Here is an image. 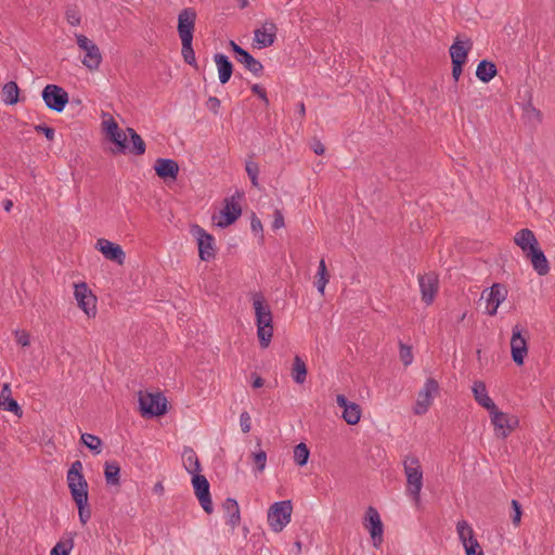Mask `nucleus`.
Returning <instances> with one entry per match:
<instances>
[{"instance_id":"obj_1","label":"nucleus","mask_w":555,"mask_h":555,"mask_svg":"<svg viewBox=\"0 0 555 555\" xmlns=\"http://www.w3.org/2000/svg\"><path fill=\"white\" fill-rule=\"evenodd\" d=\"M82 463L75 461L67 472V486L77 505L79 520L86 525L91 518V508L88 503V482L82 474Z\"/></svg>"},{"instance_id":"obj_2","label":"nucleus","mask_w":555,"mask_h":555,"mask_svg":"<svg viewBox=\"0 0 555 555\" xmlns=\"http://www.w3.org/2000/svg\"><path fill=\"white\" fill-rule=\"evenodd\" d=\"M255 310L257 336L261 348L269 347L273 336V315L270 305L261 293L251 294Z\"/></svg>"},{"instance_id":"obj_3","label":"nucleus","mask_w":555,"mask_h":555,"mask_svg":"<svg viewBox=\"0 0 555 555\" xmlns=\"http://www.w3.org/2000/svg\"><path fill=\"white\" fill-rule=\"evenodd\" d=\"M402 464L406 477V494L412 498L415 505H420L421 491L424 483L423 468L420 459L415 454H408Z\"/></svg>"},{"instance_id":"obj_4","label":"nucleus","mask_w":555,"mask_h":555,"mask_svg":"<svg viewBox=\"0 0 555 555\" xmlns=\"http://www.w3.org/2000/svg\"><path fill=\"white\" fill-rule=\"evenodd\" d=\"M167 399L160 393H152V392H140L139 396V405L140 412L144 417H154L160 416L167 413Z\"/></svg>"},{"instance_id":"obj_5","label":"nucleus","mask_w":555,"mask_h":555,"mask_svg":"<svg viewBox=\"0 0 555 555\" xmlns=\"http://www.w3.org/2000/svg\"><path fill=\"white\" fill-rule=\"evenodd\" d=\"M292 502L289 500L280 501L272 504L268 512V521L274 532H281L291 521Z\"/></svg>"},{"instance_id":"obj_6","label":"nucleus","mask_w":555,"mask_h":555,"mask_svg":"<svg viewBox=\"0 0 555 555\" xmlns=\"http://www.w3.org/2000/svg\"><path fill=\"white\" fill-rule=\"evenodd\" d=\"M528 331L516 324L512 331L511 356L517 365H522L528 354Z\"/></svg>"},{"instance_id":"obj_7","label":"nucleus","mask_w":555,"mask_h":555,"mask_svg":"<svg viewBox=\"0 0 555 555\" xmlns=\"http://www.w3.org/2000/svg\"><path fill=\"white\" fill-rule=\"evenodd\" d=\"M190 232L197 241L198 256L201 260L208 261L215 258L216 247L214 236L198 224L191 225Z\"/></svg>"},{"instance_id":"obj_8","label":"nucleus","mask_w":555,"mask_h":555,"mask_svg":"<svg viewBox=\"0 0 555 555\" xmlns=\"http://www.w3.org/2000/svg\"><path fill=\"white\" fill-rule=\"evenodd\" d=\"M78 47L86 52L82 64L90 70H95L102 63V54L99 47L85 35H76Z\"/></svg>"},{"instance_id":"obj_9","label":"nucleus","mask_w":555,"mask_h":555,"mask_svg":"<svg viewBox=\"0 0 555 555\" xmlns=\"http://www.w3.org/2000/svg\"><path fill=\"white\" fill-rule=\"evenodd\" d=\"M41 96L47 107L57 113L64 111L68 103V93L56 85H47L41 92Z\"/></svg>"},{"instance_id":"obj_10","label":"nucleus","mask_w":555,"mask_h":555,"mask_svg":"<svg viewBox=\"0 0 555 555\" xmlns=\"http://www.w3.org/2000/svg\"><path fill=\"white\" fill-rule=\"evenodd\" d=\"M491 423L494 426L495 436L505 439L516 427L519 421L516 416L500 411L498 408L490 412Z\"/></svg>"},{"instance_id":"obj_11","label":"nucleus","mask_w":555,"mask_h":555,"mask_svg":"<svg viewBox=\"0 0 555 555\" xmlns=\"http://www.w3.org/2000/svg\"><path fill=\"white\" fill-rule=\"evenodd\" d=\"M363 526L369 530L370 535L373 540V545L375 547H379L380 544L383 543L384 526L380 520L379 514L375 507H367L364 516Z\"/></svg>"},{"instance_id":"obj_12","label":"nucleus","mask_w":555,"mask_h":555,"mask_svg":"<svg viewBox=\"0 0 555 555\" xmlns=\"http://www.w3.org/2000/svg\"><path fill=\"white\" fill-rule=\"evenodd\" d=\"M456 530L465 548L466 555H483V551L475 538L474 530L466 520L459 521Z\"/></svg>"},{"instance_id":"obj_13","label":"nucleus","mask_w":555,"mask_h":555,"mask_svg":"<svg viewBox=\"0 0 555 555\" xmlns=\"http://www.w3.org/2000/svg\"><path fill=\"white\" fill-rule=\"evenodd\" d=\"M75 299L78 307L88 315L95 317L96 314V297L91 293L87 283L81 282L75 284Z\"/></svg>"},{"instance_id":"obj_14","label":"nucleus","mask_w":555,"mask_h":555,"mask_svg":"<svg viewBox=\"0 0 555 555\" xmlns=\"http://www.w3.org/2000/svg\"><path fill=\"white\" fill-rule=\"evenodd\" d=\"M192 485L201 506L207 514H211L214 512V506L209 491V482L207 478L204 475H201L199 473L194 474L192 477Z\"/></svg>"},{"instance_id":"obj_15","label":"nucleus","mask_w":555,"mask_h":555,"mask_svg":"<svg viewBox=\"0 0 555 555\" xmlns=\"http://www.w3.org/2000/svg\"><path fill=\"white\" fill-rule=\"evenodd\" d=\"M506 296L507 289L501 283H494L491 287L486 288L481 294V299L487 302V313L495 315L499 306L505 300Z\"/></svg>"},{"instance_id":"obj_16","label":"nucleus","mask_w":555,"mask_h":555,"mask_svg":"<svg viewBox=\"0 0 555 555\" xmlns=\"http://www.w3.org/2000/svg\"><path fill=\"white\" fill-rule=\"evenodd\" d=\"M196 17L197 14L194 8H185L178 14L177 31L181 41L193 40Z\"/></svg>"},{"instance_id":"obj_17","label":"nucleus","mask_w":555,"mask_h":555,"mask_svg":"<svg viewBox=\"0 0 555 555\" xmlns=\"http://www.w3.org/2000/svg\"><path fill=\"white\" fill-rule=\"evenodd\" d=\"M438 390V382L434 378H428L423 389L418 392L417 400L413 409L416 415H423L428 411L433 401V395L437 393Z\"/></svg>"},{"instance_id":"obj_18","label":"nucleus","mask_w":555,"mask_h":555,"mask_svg":"<svg viewBox=\"0 0 555 555\" xmlns=\"http://www.w3.org/2000/svg\"><path fill=\"white\" fill-rule=\"evenodd\" d=\"M276 24L266 21L260 28L254 30V47L258 49L271 47L276 39Z\"/></svg>"},{"instance_id":"obj_19","label":"nucleus","mask_w":555,"mask_h":555,"mask_svg":"<svg viewBox=\"0 0 555 555\" xmlns=\"http://www.w3.org/2000/svg\"><path fill=\"white\" fill-rule=\"evenodd\" d=\"M230 48L235 54L237 62L242 63L247 70L253 73L255 76H260L263 72V65L260 61L256 60L247 50L235 43L233 40L230 41Z\"/></svg>"},{"instance_id":"obj_20","label":"nucleus","mask_w":555,"mask_h":555,"mask_svg":"<svg viewBox=\"0 0 555 555\" xmlns=\"http://www.w3.org/2000/svg\"><path fill=\"white\" fill-rule=\"evenodd\" d=\"M422 300L431 305L439 289L438 275L435 272L425 273L418 276Z\"/></svg>"},{"instance_id":"obj_21","label":"nucleus","mask_w":555,"mask_h":555,"mask_svg":"<svg viewBox=\"0 0 555 555\" xmlns=\"http://www.w3.org/2000/svg\"><path fill=\"white\" fill-rule=\"evenodd\" d=\"M235 196L224 198V206L220 211V220L217 227L224 229L233 224L242 215V207L240 203L235 202Z\"/></svg>"},{"instance_id":"obj_22","label":"nucleus","mask_w":555,"mask_h":555,"mask_svg":"<svg viewBox=\"0 0 555 555\" xmlns=\"http://www.w3.org/2000/svg\"><path fill=\"white\" fill-rule=\"evenodd\" d=\"M95 248L103 254V256L114 261L118 264H122L125 262V251L121 246L113 243L106 238H99L95 243Z\"/></svg>"},{"instance_id":"obj_23","label":"nucleus","mask_w":555,"mask_h":555,"mask_svg":"<svg viewBox=\"0 0 555 555\" xmlns=\"http://www.w3.org/2000/svg\"><path fill=\"white\" fill-rule=\"evenodd\" d=\"M154 170L160 179L176 180L179 173V165L171 158H157L154 164Z\"/></svg>"},{"instance_id":"obj_24","label":"nucleus","mask_w":555,"mask_h":555,"mask_svg":"<svg viewBox=\"0 0 555 555\" xmlns=\"http://www.w3.org/2000/svg\"><path fill=\"white\" fill-rule=\"evenodd\" d=\"M472 48L473 41L469 38L466 40H460V38L456 37L449 49L451 62L466 63Z\"/></svg>"},{"instance_id":"obj_25","label":"nucleus","mask_w":555,"mask_h":555,"mask_svg":"<svg viewBox=\"0 0 555 555\" xmlns=\"http://www.w3.org/2000/svg\"><path fill=\"white\" fill-rule=\"evenodd\" d=\"M526 256L530 259L532 267L538 272V274L545 275L548 273V261L544 253L540 249L539 245L527 251Z\"/></svg>"},{"instance_id":"obj_26","label":"nucleus","mask_w":555,"mask_h":555,"mask_svg":"<svg viewBox=\"0 0 555 555\" xmlns=\"http://www.w3.org/2000/svg\"><path fill=\"white\" fill-rule=\"evenodd\" d=\"M214 60L217 65L219 81L225 85L233 74V64L229 57L222 53H216Z\"/></svg>"},{"instance_id":"obj_27","label":"nucleus","mask_w":555,"mask_h":555,"mask_svg":"<svg viewBox=\"0 0 555 555\" xmlns=\"http://www.w3.org/2000/svg\"><path fill=\"white\" fill-rule=\"evenodd\" d=\"M473 393L478 404L488 410L489 413L498 408L493 400L488 396L486 384L483 382L477 380L474 383Z\"/></svg>"},{"instance_id":"obj_28","label":"nucleus","mask_w":555,"mask_h":555,"mask_svg":"<svg viewBox=\"0 0 555 555\" xmlns=\"http://www.w3.org/2000/svg\"><path fill=\"white\" fill-rule=\"evenodd\" d=\"M514 242L525 254L539 245L534 233L529 229L518 231L514 236Z\"/></svg>"},{"instance_id":"obj_29","label":"nucleus","mask_w":555,"mask_h":555,"mask_svg":"<svg viewBox=\"0 0 555 555\" xmlns=\"http://www.w3.org/2000/svg\"><path fill=\"white\" fill-rule=\"evenodd\" d=\"M0 408L4 411L13 412L17 416H22L23 411L17 401L11 397L9 384H4L0 392Z\"/></svg>"},{"instance_id":"obj_30","label":"nucleus","mask_w":555,"mask_h":555,"mask_svg":"<svg viewBox=\"0 0 555 555\" xmlns=\"http://www.w3.org/2000/svg\"><path fill=\"white\" fill-rule=\"evenodd\" d=\"M224 514L229 517L228 525L232 529L236 528L241 524L240 506L235 499L228 498L222 504Z\"/></svg>"},{"instance_id":"obj_31","label":"nucleus","mask_w":555,"mask_h":555,"mask_svg":"<svg viewBox=\"0 0 555 555\" xmlns=\"http://www.w3.org/2000/svg\"><path fill=\"white\" fill-rule=\"evenodd\" d=\"M182 461L183 466L189 474L194 475L201 473L202 466L198 456L196 455L195 451L192 448H184L182 452Z\"/></svg>"},{"instance_id":"obj_32","label":"nucleus","mask_w":555,"mask_h":555,"mask_svg":"<svg viewBox=\"0 0 555 555\" xmlns=\"http://www.w3.org/2000/svg\"><path fill=\"white\" fill-rule=\"evenodd\" d=\"M126 131L130 138V144H128L127 152L135 156L143 155L146 150L144 140L133 128L128 127Z\"/></svg>"},{"instance_id":"obj_33","label":"nucleus","mask_w":555,"mask_h":555,"mask_svg":"<svg viewBox=\"0 0 555 555\" xmlns=\"http://www.w3.org/2000/svg\"><path fill=\"white\" fill-rule=\"evenodd\" d=\"M496 74V65L491 61L482 60L477 65L476 77L482 82H489Z\"/></svg>"},{"instance_id":"obj_34","label":"nucleus","mask_w":555,"mask_h":555,"mask_svg":"<svg viewBox=\"0 0 555 555\" xmlns=\"http://www.w3.org/2000/svg\"><path fill=\"white\" fill-rule=\"evenodd\" d=\"M104 477H105L107 485L119 486V483H120V466L116 461L105 463Z\"/></svg>"},{"instance_id":"obj_35","label":"nucleus","mask_w":555,"mask_h":555,"mask_svg":"<svg viewBox=\"0 0 555 555\" xmlns=\"http://www.w3.org/2000/svg\"><path fill=\"white\" fill-rule=\"evenodd\" d=\"M20 88L15 81L7 82L2 88V100L8 105H14L18 102Z\"/></svg>"},{"instance_id":"obj_36","label":"nucleus","mask_w":555,"mask_h":555,"mask_svg":"<svg viewBox=\"0 0 555 555\" xmlns=\"http://www.w3.org/2000/svg\"><path fill=\"white\" fill-rule=\"evenodd\" d=\"M308 374L307 365L305 361L299 357L295 356L292 369V377L297 384H304Z\"/></svg>"},{"instance_id":"obj_37","label":"nucleus","mask_w":555,"mask_h":555,"mask_svg":"<svg viewBox=\"0 0 555 555\" xmlns=\"http://www.w3.org/2000/svg\"><path fill=\"white\" fill-rule=\"evenodd\" d=\"M127 131H122L121 129L117 130L107 135L108 140L115 144V152L119 154L127 153L128 144H127Z\"/></svg>"},{"instance_id":"obj_38","label":"nucleus","mask_w":555,"mask_h":555,"mask_svg":"<svg viewBox=\"0 0 555 555\" xmlns=\"http://www.w3.org/2000/svg\"><path fill=\"white\" fill-rule=\"evenodd\" d=\"M343 418L349 425H356L361 418V408L358 403L351 402L343 411Z\"/></svg>"},{"instance_id":"obj_39","label":"nucleus","mask_w":555,"mask_h":555,"mask_svg":"<svg viewBox=\"0 0 555 555\" xmlns=\"http://www.w3.org/2000/svg\"><path fill=\"white\" fill-rule=\"evenodd\" d=\"M81 443L86 446L90 451H92L94 454H100L102 451V440L92 434H82L81 435Z\"/></svg>"},{"instance_id":"obj_40","label":"nucleus","mask_w":555,"mask_h":555,"mask_svg":"<svg viewBox=\"0 0 555 555\" xmlns=\"http://www.w3.org/2000/svg\"><path fill=\"white\" fill-rule=\"evenodd\" d=\"M193 40H182V49L181 54L183 56V60L186 64L193 66L194 68H197V62L195 59V52L192 47Z\"/></svg>"},{"instance_id":"obj_41","label":"nucleus","mask_w":555,"mask_h":555,"mask_svg":"<svg viewBox=\"0 0 555 555\" xmlns=\"http://www.w3.org/2000/svg\"><path fill=\"white\" fill-rule=\"evenodd\" d=\"M310 450L304 442L298 443L294 448V461L298 466H305L308 463Z\"/></svg>"},{"instance_id":"obj_42","label":"nucleus","mask_w":555,"mask_h":555,"mask_svg":"<svg viewBox=\"0 0 555 555\" xmlns=\"http://www.w3.org/2000/svg\"><path fill=\"white\" fill-rule=\"evenodd\" d=\"M318 278L319 279H318V281L315 283L317 284V288L323 295L324 294V288H325V286H326V284L328 283V280H330V274L327 272L324 259L320 260L319 269H318Z\"/></svg>"},{"instance_id":"obj_43","label":"nucleus","mask_w":555,"mask_h":555,"mask_svg":"<svg viewBox=\"0 0 555 555\" xmlns=\"http://www.w3.org/2000/svg\"><path fill=\"white\" fill-rule=\"evenodd\" d=\"M74 546V540L70 538L66 542H59L52 550L50 555H69Z\"/></svg>"},{"instance_id":"obj_44","label":"nucleus","mask_w":555,"mask_h":555,"mask_svg":"<svg viewBox=\"0 0 555 555\" xmlns=\"http://www.w3.org/2000/svg\"><path fill=\"white\" fill-rule=\"evenodd\" d=\"M246 172L251 181L254 186H258V175H259V166L257 163L253 160H247L245 166Z\"/></svg>"},{"instance_id":"obj_45","label":"nucleus","mask_w":555,"mask_h":555,"mask_svg":"<svg viewBox=\"0 0 555 555\" xmlns=\"http://www.w3.org/2000/svg\"><path fill=\"white\" fill-rule=\"evenodd\" d=\"M251 459L256 465L257 472L262 473L264 470L266 464H267V453L263 450L253 452Z\"/></svg>"},{"instance_id":"obj_46","label":"nucleus","mask_w":555,"mask_h":555,"mask_svg":"<svg viewBox=\"0 0 555 555\" xmlns=\"http://www.w3.org/2000/svg\"><path fill=\"white\" fill-rule=\"evenodd\" d=\"M399 348L400 360L405 366L410 365L413 361L412 348L410 346H406L402 341L399 343Z\"/></svg>"},{"instance_id":"obj_47","label":"nucleus","mask_w":555,"mask_h":555,"mask_svg":"<svg viewBox=\"0 0 555 555\" xmlns=\"http://www.w3.org/2000/svg\"><path fill=\"white\" fill-rule=\"evenodd\" d=\"M65 17L66 21L73 26L79 25L81 21L80 12L76 7L67 8L65 12Z\"/></svg>"},{"instance_id":"obj_48","label":"nucleus","mask_w":555,"mask_h":555,"mask_svg":"<svg viewBox=\"0 0 555 555\" xmlns=\"http://www.w3.org/2000/svg\"><path fill=\"white\" fill-rule=\"evenodd\" d=\"M511 505L513 509L512 522L514 526H518L522 515L521 504L517 500H512Z\"/></svg>"},{"instance_id":"obj_49","label":"nucleus","mask_w":555,"mask_h":555,"mask_svg":"<svg viewBox=\"0 0 555 555\" xmlns=\"http://www.w3.org/2000/svg\"><path fill=\"white\" fill-rule=\"evenodd\" d=\"M102 126L106 137L120 129L118 124L112 116H108V119L103 120Z\"/></svg>"},{"instance_id":"obj_50","label":"nucleus","mask_w":555,"mask_h":555,"mask_svg":"<svg viewBox=\"0 0 555 555\" xmlns=\"http://www.w3.org/2000/svg\"><path fill=\"white\" fill-rule=\"evenodd\" d=\"M251 91L254 94H257L259 99L263 102L264 106H269V99L267 96L266 90L258 83L251 86Z\"/></svg>"},{"instance_id":"obj_51","label":"nucleus","mask_w":555,"mask_h":555,"mask_svg":"<svg viewBox=\"0 0 555 555\" xmlns=\"http://www.w3.org/2000/svg\"><path fill=\"white\" fill-rule=\"evenodd\" d=\"M240 423H241L242 431L244 434L249 433L250 427H251V423H250V415H249L248 412L244 411V412L241 413Z\"/></svg>"},{"instance_id":"obj_52","label":"nucleus","mask_w":555,"mask_h":555,"mask_svg":"<svg viewBox=\"0 0 555 555\" xmlns=\"http://www.w3.org/2000/svg\"><path fill=\"white\" fill-rule=\"evenodd\" d=\"M35 130L39 133H43L44 137L49 140V141H53L54 139V129L49 127V126H46V125H37L35 127Z\"/></svg>"},{"instance_id":"obj_53","label":"nucleus","mask_w":555,"mask_h":555,"mask_svg":"<svg viewBox=\"0 0 555 555\" xmlns=\"http://www.w3.org/2000/svg\"><path fill=\"white\" fill-rule=\"evenodd\" d=\"M16 341L22 347H27L30 345V336L26 331H16Z\"/></svg>"},{"instance_id":"obj_54","label":"nucleus","mask_w":555,"mask_h":555,"mask_svg":"<svg viewBox=\"0 0 555 555\" xmlns=\"http://www.w3.org/2000/svg\"><path fill=\"white\" fill-rule=\"evenodd\" d=\"M274 220L272 222V229L279 230L285 225L284 216L280 209H275L273 214Z\"/></svg>"},{"instance_id":"obj_55","label":"nucleus","mask_w":555,"mask_h":555,"mask_svg":"<svg viewBox=\"0 0 555 555\" xmlns=\"http://www.w3.org/2000/svg\"><path fill=\"white\" fill-rule=\"evenodd\" d=\"M206 105L208 109H210L214 114H218L221 102L217 96H209L206 102Z\"/></svg>"},{"instance_id":"obj_56","label":"nucleus","mask_w":555,"mask_h":555,"mask_svg":"<svg viewBox=\"0 0 555 555\" xmlns=\"http://www.w3.org/2000/svg\"><path fill=\"white\" fill-rule=\"evenodd\" d=\"M452 63V78L456 83L462 75L463 66L466 63L451 62Z\"/></svg>"},{"instance_id":"obj_57","label":"nucleus","mask_w":555,"mask_h":555,"mask_svg":"<svg viewBox=\"0 0 555 555\" xmlns=\"http://www.w3.org/2000/svg\"><path fill=\"white\" fill-rule=\"evenodd\" d=\"M250 227H251V230L256 233L262 232V223L256 215H253V217H251Z\"/></svg>"},{"instance_id":"obj_58","label":"nucleus","mask_w":555,"mask_h":555,"mask_svg":"<svg viewBox=\"0 0 555 555\" xmlns=\"http://www.w3.org/2000/svg\"><path fill=\"white\" fill-rule=\"evenodd\" d=\"M312 150L317 155H322L325 152L324 145L319 140L313 142Z\"/></svg>"},{"instance_id":"obj_59","label":"nucleus","mask_w":555,"mask_h":555,"mask_svg":"<svg viewBox=\"0 0 555 555\" xmlns=\"http://www.w3.org/2000/svg\"><path fill=\"white\" fill-rule=\"evenodd\" d=\"M336 402H337L338 406H340L343 409H345L346 406H348L351 403L347 400V398L344 395H337Z\"/></svg>"},{"instance_id":"obj_60","label":"nucleus","mask_w":555,"mask_h":555,"mask_svg":"<svg viewBox=\"0 0 555 555\" xmlns=\"http://www.w3.org/2000/svg\"><path fill=\"white\" fill-rule=\"evenodd\" d=\"M153 492L157 495H163L165 492V487L162 481H157L153 487Z\"/></svg>"},{"instance_id":"obj_61","label":"nucleus","mask_w":555,"mask_h":555,"mask_svg":"<svg viewBox=\"0 0 555 555\" xmlns=\"http://www.w3.org/2000/svg\"><path fill=\"white\" fill-rule=\"evenodd\" d=\"M13 207V202L11 199L3 201V208L7 212H10Z\"/></svg>"},{"instance_id":"obj_62","label":"nucleus","mask_w":555,"mask_h":555,"mask_svg":"<svg viewBox=\"0 0 555 555\" xmlns=\"http://www.w3.org/2000/svg\"><path fill=\"white\" fill-rule=\"evenodd\" d=\"M263 386V379L260 376H257L253 383L254 388H260Z\"/></svg>"},{"instance_id":"obj_63","label":"nucleus","mask_w":555,"mask_h":555,"mask_svg":"<svg viewBox=\"0 0 555 555\" xmlns=\"http://www.w3.org/2000/svg\"><path fill=\"white\" fill-rule=\"evenodd\" d=\"M298 114L300 115V117H305V114H306V107H305V104L302 102H300L298 104Z\"/></svg>"},{"instance_id":"obj_64","label":"nucleus","mask_w":555,"mask_h":555,"mask_svg":"<svg viewBox=\"0 0 555 555\" xmlns=\"http://www.w3.org/2000/svg\"><path fill=\"white\" fill-rule=\"evenodd\" d=\"M237 2H238V7H240L241 9H245V8H247V7H248V4H249L248 0H237Z\"/></svg>"}]
</instances>
